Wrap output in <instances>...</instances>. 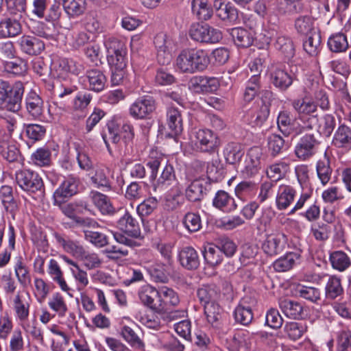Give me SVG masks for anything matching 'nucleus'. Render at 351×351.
Segmentation results:
<instances>
[{
	"instance_id": "1",
	"label": "nucleus",
	"mask_w": 351,
	"mask_h": 351,
	"mask_svg": "<svg viewBox=\"0 0 351 351\" xmlns=\"http://www.w3.org/2000/svg\"><path fill=\"white\" fill-rule=\"evenodd\" d=\"M210 62V57L206 50L184 48L176 58L175 67L181 73L193 74L206 70Z\"/></svg>"
},
{
	"instance_id": "2",
	"label": "nucleus",
	"mask_w": 351,
	"mask_h": 351,
	"mask_svg": "<svg viewBox=\"0 0 351 351\" xmlns=\"http://www.w3.org/2000/svg\"><path fill=\"white\" fill-rule=\"evenodd\" d=\"M24 90L21 82H12L0 78V110L19 112L21 108Z\"/></svg>"
},
{
	"instance_id": "3",
	"label": "nucleus",
	"mask_w": 351,
	"mask_h": 351,
	"mask_svg": "<svg viewBox=\"0 0 351 351\" xmlns=\"http://www.w3.org/2000/svg\"><path fill=\"white\" fill-rule=\"evenodd\" d=\"M291 106L298 115L302 127L306 131L312 130L318 121L317 105L308 98L295 99L292 101Z\"/></svg>"
},
{
	"instance_id": "4",
	"label": "nucleus",
	"mask_w": 351,
	"mask_h": 351,
	"mask_svg": "<svg viewBox=\"0 0 351 351\" xmlns=\"http://www.w3.org/2000/svg\"><path fill=\"white\" fill-rule=\"evenodd\" d=\"M189 35L190 38L195 41L202 43L215 44L219 42L222 38V33L208 24L199 23H193L189 29Z\"/></svg>"
},
{
	"instance_id": "5",
	"label": "nucleus",
	"mask_w": 351,
	"mask_h": 351,
	"mask_svg": "<svg viewBox=\"0 0 351 351\" xmlns=\"http://www.w3.org/2000/svg\"><path fill=\"white\" fill-rule=\"evenodd\" d=\"M15 181L19 186L29 193L42 191L44 184L42 178L37 172L29 169H21L15 173Z\"/></svg>"
},
{
	"instance_id": "6",
	"label": "nucleus",
	"mask_w": 351,
	"mask_h": 351,
	"mask_svg": "<svg viewBox=\"0 0 351 351\" xmlns=\"http://www.w3.org/2000/svg\"><path fill=\"white\" fill-rule=\"evenodd\" d=\"M156 108L153 97L143 95L137 98L129 108V114L136 120L149 119Z\"/></svg>"
},
{
	"instance_id": "7",
	"label": "nucleus",
	"mask_w": 351,
	"mask_h": 351,
	"mask_svg": "<svg viewBox=\"0 0 351 351\" xmlns=\"http://www.w3.org/2000/svg\"><path fill=\"white\" fill-rule=\"evenodd\" d=\"M194 145L201 152H214L219 146L218 135L208 129H199L195 132Z\"/></svg>"
},
{
	"instance_id": "8",
	"label": "nucleus",
	"mask_w": 351,
	"mask_h": 351,
	"mask_svg": "<svg viewBox=\"0 0 351 351\" xmlns=\"http://www.w3.org/2000/svg\"><path fill=\"white\" fill-rule=\"evenodd\" d=\"M319 141L313 134L302 136L294 147L295 156L301 161H306L313 157L317 152Z\"/></svg>"
},
{
	"instance_id": "9",
	"label": "nucleus",
	"mask_w": 351,
	"mask_h": 351,
	"mask_svg": "<svg viewBox=\"0 0 351 351\" xmlns=\"http://www.w3.org/2000/svg\"><path fill=\"white\" fill-rule=\"evenodd\" d=\"M88 176L91 184L94 187L105 191L112 190L110 169L106 165L103 163L96 164L89 171Z\"/></svg>"
},
{
	"instance_id": "10",
	"label": "nucleus",
	"mask_w": 351,
	"mask_h": 351,
	"mask_svg": "<svg viewBox=\"0 0 351 351\" xmlns=\"http://www.w3.org/2000/svg\"><path fill=\"white\" fill-rule=\"evenodd\" d=\"M53 71L58 77L64 78L69 73L78 75L84 70V65L73 59L59 58L53 60Z\"/></svg>"
},
{
	"instance_id": "11",
	"label": "nucleus",
	"mask_w": 351,
	"mask_h": 351,
	"mask_svg": "<svg viewBox=\"0 0 351 351\" xmlns=\"http://www.w3.org/2000/svg\"><path fill=\"white\" fill-rule=\"evenodd\" d=\"M278 130L285 136H297L306 130L302 125L295 119H292L288 111H280L277 117Z\"/></svg>"
},
{
	"instance_id": "12",
	"label": "nucleus",
	"mask_w": 351,
	"mask_h": 351,
	"mask_svg": "<svg viewBox=\"0 0 351 351\" xmlns=\"http://www.w3.org/2000/svg\"><path fill=\"white\" fill-rule=\"evenodd\" d=\"M271 83L281 91L287 90L293 84L292 76L280 64H271L269 68Z\"/></svg>"
},
{
	"instance_id": "13",
	"label": "nucleus",
	"mask_w": 351,
	"mask_h": 351,
	"mask_svg": "<svg viewBox=\"0 0 351 351\" xmlns=\"http://www.w3.org/2000/svg\"><path fill=\"white\" fill-rule=\"evenodd\" d=\"M79 184V178L73 175L66 177L53 193L55 204H60L65 198L70 197L76 194Z\"/></svg>"
},
{
	"instance_id": "14",
	"label": "nucleus",
	"mask_w": 351,
	"mask_h": 351,
	"mask_svg": "<svg viewBox=\"0 0 351 351\" xmlns=\"http://www.w3.org/2000/svg\"><path fill=\"white\" fill-rule=\"evenodd\" d=\"M25 106L29 115L33 119L44 121L45 118L44 101L35 91L32 90L27 94Z\"/></svg>"
},
{
	"instance_id": "15",
	"label": "nucleus",
	"mask_w": 351,
	"mask_h": 351,
	"mask_svg": "<svg viewBox=\"0 0 351 351\" xmlns=\"http://www.w3.org/2000/svg\"><path fill=\"white\" fill-rule=\"evenodd\" d=\"M270 112L269 105L261 101L254 105L246 114V121L252 127H261L267 120Z\"/></svg>"
},
{
	"instance_id": "16",
	"label": "nucleus",
	"mask_w": 351,
	"mask_h": 351,
	"mask_svg": "<svg viewBox=\"0 0 351 351\" xmlns=\"http://www.w3.org/2000/svg\"><path fill=\"white\" fill-rule=\"evenodd\" d=\"M287 237L285 234L279 232L269 235L262 245L265 254L273 256L281 253L285 248Z\"/></svg>"
},
{
	"instance_id": "17",
	"label": "nucleus",
	"mask_w": 351,
	"mask_h": 351,
	"mask_svg": "<svg viewBox=\"0 0 351 351\" xmlns=\"http://www.w3.org/2000/svg\"><path fill=\"white\" fill-rule=\"evenodd\" d=\"M117 228L133 238L141 237V229L137 220L126 210L117 221Z\"/></svg>"
},
{
	"instance_id": "18",
	"label": "nucleus",
	"mask_w": 351,
	"mask_h": 351,
	"mask_svg": "<svg viewBox=\"0 0 351 351\" xmlns=\"http://www.w3.org/2000/svg\"><path fill=\"white\" fill-rule=\"evenodd\" d=\"M154 44L157 51L156 59L160 64H168L171 60V42L167 39L165 35H157L154 38Z\"/></svg>"
},
{
	"instance_id": "19",
	"label": "nucleus",
	"mask_w": 351,
	"mask_h": 351,
	"mask_svg": "<svg viewBox=\"0 0 351 351\" xmlns=\"http://www.w3.org/2000/svg\"><path fill=\"white\" fill-rule=\"evenodd\" d=\"M18 44L23 53L30 56L38 55L45 49L43 41L33 36H22L18 40Z\"/></svg>"
},
{
	"instance_id": "20",
	"label": "nucleus",
	"mask_w": 351,
	"mask_h": 351,
	"mask_svg": "<svg viewBox=\"0 0 351 351\" xmlns=\"http://www.w3.org/2000/svg\"><path fill=\"white\" fill-rule=\"evenodd\" d=\"M297 192L294 187L288 184L278 186L276 197V206L280 210H285L293 202Z\"/></svg>"
},
{
	"instance_id": "21",
	"label": "nucleus",
	"mask_w": 351,
	"mask_h": 351,
	"mask_svg": "<svg viewBox=\"0 0 351 351\" xmlns=\"http://www.w3.org/2000/svg\"><path fill=\"white\" fill-rule=\"evenodd\" d=\"M138 296L143 305L158 313V289L149 285H145L138 289Z\"/></svg>"
},
{
	"instance_id": "22",
	"label": "nucleus",
	"mask_w": 351,
	"mask_h": 351,
	"mask_svg": "<svg viewBox=\"0 0 351 351\" xmlns=\"http://www.w3.org/2000/svg\"><path fill=\"white\" fill-rule=\"evenodd\" d=\"M19 16L5 17L0 21V38H8L18 36L22 30Z\"/></svg>"
},
{
	"instance_id": "23",
	"label": "nucleus",
	"mask_w": 351,
	"mask_h": 351,
	"mask_svg": "<svg viewBox=\"0 0 351 351\" xmlns=\"http://www.w3.org/2000/svg\"><path fill=\"white\" fill-rule=\"evenodd\" d=\"M63 10L69 19L83 16L88 8L86 0H62Z\"/></svg>"
},
{
	"instance_id": "24",
	"label": "nucleus",
	"mask_w": 351,
	"mask_h": 351,
	"mask_svg": "<svg viewBox=\"0 0 351 351\" xmlns=\"http://www.w3.org/2000/svg\"><path fill=\"white\" fill-rule=\"evenodd\" d=\"M213 205L216 208L223 213H231L237 208L235 199L225 191H218L213 199Z\"/></svg>"
},
{
	"instance_id": "25",
	"label": "nucleus",
	"mask_w": 351,
	"mask_h": 351,
	"mask_svg": "<svg viewBox=\"0 0 351 351\" xmlns=\"http://www.w3.org/2000/svg\"><path fill=\"white\" fill-rule=\"evenodd\" d=\"M208 182L203 178L193 180L185 191L186 198L191 202L202 199L206 195Z\"/></svg>"
},
{
	"instance_id": "26",
	"label": "nucleus",
	"mask_w": 351,
	"mask_h": 351,
	"mask_svg": "<svg viewBox=\"0 0 351 351\" xmlns=\"http://www.w3.org/2000/svg\"><path fill=\"white\" fill-rule=\"evenodd\" d=\"M176 182V176L174 168L168 161H165V165L160 176L156 179L154 183V191L165 190Z\"/></svg>"
},
{
	"instance_id": "27",
	"label": "nucleus",
	"mask_w": 351,
	"mask_h": 351,
	"mask_svg": "<svg viewBox=\"0 0 351 351\" xmlns=\"http://www.w3.org/2000/svg\"><path fill=\"white\" fill-rule=\"evenodd\" d=\"M230 35L238 47L246 48L253 44L256 33L252 29L248 30L243 27H234L230 30Z\"/></svg>"
},
{
	"instance_id": "28",
	"label": "nucleus",
	"mask_w": 351,
	"mask_h": 351,
	"mask_svg": "<svg viewBox=\"0 0 351 351\" xmlns=\"http://www.w3.org/2000/svg\"><path fill=\"white\" fill-rule=\"evenodd\" d=\"M317 178L323 186H326L331 180L332 168L330 165V158L325 152L322 158H319L315 165Z\"/></svg>"
},
{
	"instance_id": "29",
	"label": "nucleus",
	"mask_w": 351,
	"mask_h": 351,
	"mask_svg": "<svg viewBox=\"0 0 351 351\" xmlns=\"http://www.w3.org/2000/svg\"><path fill=\"white\" fill-rule=\"evenodd\" d=\"M47 273L52 280L59 286L62 291L69 293L71 291V289L67 285L64 278L63 271L56 260L53 258L49 260L47 265Z\"/></svg>"
},
{
	"instance_id": "30",
	"label": "nucleus",
	"mask_w": 351,
	"mask_h": 351,
	"mask_svg": "<svg viewBox=\"0 0 351 351\" xmlns=\"http://www.w3.org/2000/svg\"><path fill=\"white\" fill-rule=\"evenodd\" d=\"M179 302V297L173 289L167 287L158 289V313L165 311L168 306H176Z\"/></svg>"
},
{
	"instance_id": "31",
	"label": "nucleus",
	"mask_w": 351,
	"mask_h": 351,
	"mask_svg": "<svg viewBox=\"0 0 351 351\" xmlns=\"http://www.w3.org/2000/svg\"><path fill=\"white\" fill-rule=\"evenodd\" d=\"M279 307L288 318L298 319L304 315V307L299 302L289 299L280 300Z\"/></svg>"
},
{
	"instance_id": "32",
	"label": "nucleus",
	"mask_w": 351,
	"mask_h": 351,
	"mask_svg": "<svg viewBox=\"0 0 351 351\" xmlns=\"http://www.w3.org/2000/svg\"><path fill=\"white\" fill-rule=\"evenodd\" d=\"M167 124L173 135L180 134L183 130L181 112L174 106H168L166 112Z\"/></svg>"
},
{
	"instance_id": "33",
	"label": "nucleus",
	"mask_w": 351,
	"mask_h": 351,
	"mask_svg": "<svg viewBox=\"0 0 351 351\" xmlns=\"http://www.w3.org/2000/svg\"><path fill=\"white\" fill-rule=\"evenodd\" d=\"M89 197L102 215H113L115 213L114 208L107 195L97 191H91Z\"/></svg>"
},
{
	"instance_id": "34",
	"label": "nucleus",
	"mask_w": 351,
	"mask_h": 351,
	"mask_svg": "<svg viewBox=\"0 0 351 351\" xmlns=\"http://www.w3.org/2000/svg\"><path fill=\"white\" fill-rule=\"evenodd\" d=\"M86 79L88 83V89L95 92L102 91L106 84V77L104 73L97 69L88 70L86 73Z\"/></svg>"
},
{
	"instance_id": "35",
	"label": "nucleus",
	"mask_w": 351,
	"mask_h": 351,
	"mask_svg": "<svg viewBox=\"0 0 351 351\" xmlns=\"http://www.w3.org/2000/svg\"><path fill=\"white\" fill-rule=\"evenodd\" d=\"M30 303L18 293L13 299L14 317L19 324L29 319Z\"/></svg>"
},
{
	"instance_id": "36",
	"label": "nucleus",
	"mask_w": 351,
	"mask_h": 351,
	"mask_svg": "<svg viewBox=\"0 0 351 351\" xmlns=\"http://www.w3.org/2000/svg\"><path fill=\"white\" fill-rule=\"evenodd\" d=\"M327 47L332 53H343L348 51L350 45L345 34L337 32L329 36Z\"/></svg>"
},
{
	"instance_id": "37",
	"label": "nucleus",
	"mask_w": 351,
	"mask_h": 351,
	"mask_svg": "<svg viewBox=\"0 0 351 351\" xmlns=\"http://www.w3.org/2000/svg\"><path fill=\"white\" fill-rule=\"evenodd\" d=\"M332 143L338 148L350 149L351 128L344 123L339 125L335 132Z\"/></svg>"
},
{
	"instance_id": "38",
	"label": "nucleus",
	"mask_w": 351,
	"mask_h": 351,
	"mask_svg": "<svg viewBox=\"0 0 351 351\" xmlns=\"http://www.w3.org/2000/svg\"><path fill=\"white\" fill-rule=\"evenodd\" d=\"M197 297L201 304L204 306L217 302L219 292L215 285H204L197 290Z\"/></svg>"
},
{
	"instance_id": "39",
	"label": "nucleus",
	"mask_w": 351,
	"mask_h": 351,
	"mask_svg": "<svg viewBox=\"0 0 351 351\" xmlns=\"http://www.w3.org/2000/svg\"><path fill=\"white\" fill-rule=\"evenodd\" d=\"M324 291L327 300H333L341 296L343 294V288L341 277L336 275L328 276Z\"/></svg>"
},
{
	"instance_id": "40",
	"label": "nucleus",
	"mask_w": 351,
	"mask_h": 351,
	"mask_svg": "<svg viewBox=\"0 0 351 351\" xmlns=\"http://www.w3.org/2000/svg\"><path fill=\"white\" fill-rule=\"evenodd\" d=\"M180 264L187 269H195L199 265V256L197 251L192 247H183L179 253Z\"/></svg>"
},
{
	"instance_id": "41",
	"label": "nucleus",
	"mask_w": 351,
	"mask_h": 351,
	"mask_svg": "<svg viewBox=\"0 0 351 351\" xmlns=\"http://www.w3.org/2000/svg\"><path fill=\"white\" fill-rule=\"evenodd\" d=\"M267 145L270 154L276 157L289 149V143L278 134H270L267 138Z\"/></svg>"
},
{
	"instance_id": "42",
	"label": "nucleus",
	"mask_w": 351,
	"mask_h": 351,
	"mask_svg": "<svg viewBox=\"0 0 351 351\" xmlns=\"http://www.w3.org/2000/svg\"><path fill=\"white\" fill-rule=\"evenodd\" d=\"M54 237L56 242L60 245L67 253L72 254L77 258H80L81 255L83 254L82 253L85 249L79 241L66 239L58 233L54 234Z\"/></svg>"
},
{
	"instance_id": "43",
	"label": "nucleus",
	"mask_w": 351,
	"mask_h": 351,
	"mask_svg": "<svg viewBox=\"0 0 351 351\" xmlns=\"http://www.w3.org/2000/svg\"><path fill=\"white\" fill-rule=\"evenodd\" d=\"M47 304L49 308L59 317H65L69 311L66 300L60 292L53 293L49 298Z\"/></svg>"
},
{
	"instance_id": "44",
	"label": "nucleus",
	"mask_w": 351,
	"mask_h": 351,
	"mask_svg": "<svg viewBox=\"0 0 351 351\" xmlns=\"http://www.w3.org/2000/svg\"><path fill=\"white\" fill-rule=\"evenodd\" d=\"M300 255L295 252H288L273 263V268L277 272H285L291 269L299 260Z\"/></svg>"
},
{
	"instance_id": "45",
	"label": "nucleus",
	"mask_w": 351,
	"mask_h": 351,
	"mask_svg": "<svg viewBox=\"0 0 351 351\" xmlns=\"http://www.w3.org/2000/svg\"><path fill=\"white\" fill-rule=\"evenodd\" d=\"M244 154L241 145L236 142L228 143L224 147L223 156L226 161L230 165L239 162Z\"/></svg>"
},
{
	"instance_id": "46",
	"label": "nucleus",
	"mask_w": 351,
	"mask_h": 351,
	"mask_svg": "<svg viewBox=\"0 0 351 351\" xmlns=\"http://www.w3.org/2000/svg\"><path fill=\"white\" fill-rule=\"evenodd\" d=\"M234 317L237 322L247 326L253 319V313L251 307L247 304L246 301L242 300L234 311Z\"/></svg>"
},
{
	"instance_id": "47",
	"label": "nucleus",
	"mask_w": 351,
	"mask_h": 351,
	"mask_svg": "<svg viewBox=\"0 0 351 351\" xmlns=\"http://www.w3.org/2000/svg\"><path fill=\"white\" fill-rule=\"evenodd\" d=\"M8 247L0 253V268L5 267L10 262L12 252L15 249L16 232L14 227L10 223L8 230Z\"/></svg>"
},
{
	"instance_id": "48",
	"label": "nucleus",
	"mask_w": 351,
	"mask_h": 351,
	"mask_svg": "<svg viewBox=\"0 0 351 351\" xmlns=\"http://www.w3.org/2000/svg\"><path fill=\"white\" fill-rule=\"evenodd\" d=\"M274 47L285 58L290 59L295 55V47L292 40L286 36L278 35Z\"/></svg>"
},
{
	"instance_id": "49",
	"label": "nucleus",
	"mask_w": 351,
	"mask_h": 351,
	"mask_svg": "<svg viewBox=\"0 0 351 351\" xmlns=\"http://www.w3.org/2000/svg\"><path fill=\"white\" fill-rule=\"evenodd\" d=\"M121 335L132 348L140 350H145V343L131 327L126 325L122 326Z\"/></svg>"
},
{
	"instance_id": "50",
	"label": "nucleus",
	"mask_w": 351,
	"mask_h": 351,
	"mask_svg": "<svg viewBox=\"0 0 351 351\" xmlns=\"http://www.w3.org/2000/svg\"><path fill=\"white\" fill-rule=\"evenodd\" d=\"M191 8L193 13L199 20L208 21L213 16V8L208 4V0H193Z\"/></svg>"
},
{
	"instance_id": "51",
	"label": "nucleus",
	"mask_w": 351,
	"mask_h": 351,
	"mask_svg": "<svg viewBox=\"0 0 351 351\" xmlns=\"http://www.w3.org/2000/svg\"><path fill=\"white\" fill-rule=\"evenodd\" d=\"M261 88V80L256 75H252L245 83L243 93V101L247 103L252 101L259 94Z\"/></svg>"
},
{
	"instance_id": "52",
	"label": "nucleus",
	"mask_w": 351,
	"mask_h": 351,
	"mask_svg": "<svg viewBox=\"0 0 351 351\" xmlns=\"http://www.w3.org/2000/svg\"><path fill=\"white\" fill-rule=\"evenodd\" d=\"M332 267L339 271H344L351 265V260L347 254L337 250L332 252L329 257Z\"/></svg>"
},
{
	"instance_id": "53",
	"label": "nucleus",
	"mask_w": 351,
	"mask_h": 351,
	"mask_svg": "<svg viewBox=\"0 0 351 351\" xmlns=\"http://www.w3.org/2000/svg\"><path fill=\"white\" fill-rule=\"evenodd\" d=\"M257 191L256 184L251 181L241 182L235 187L237 197L243 201L253 198L256 195Z\"/></svg>"
},
{
	"instance_id": "54",
	"label": "nucleus",
	"mask_w": 351,
	"mask_h": 351,
	"mask_svg": "<svg viewBox=\"0 0 351 351\" xmlns=\"http://www.w3.org/2000/svg\"><path fill=\"white\" fill-rule=\"evenodd\" d=\"M0 197L6 210L14 215L18 210V204L13 197L12 188L8 185L2 186L0 188Z\"/></svg>"
},
{
	"instance_id": "55",
	"label": "nucleus",
	"mask_w": 351,
	"mask_h": 351,
	"mask_svg": "<svg viewBox=\"0 0 351 351\" xmlns=\"http://www.w3.org/2000/svg\"><path fill=\"white\" fill-rule=\"evenodd\" d=\"M317 132L326 137H329L336 127L335 117L331 114H326L321 118L318 117Z\"/></svg>"
},
{
	"instance_id": "56",
	"label": "nucleus",
	"mask_w": 351,
	"mask_h": 351,
	"mask_svg": "<svg viewBox=\"0 0 351 351\" xmlns=\"http://www.w3.org/2000/svg\"><path fill=\"white\" fill-rule=\"evenodd\" d=\"M14 269L17 280L21 286L26 287L31 283L29 270L22 257L20 256L16 259Z\"/></svg>"
},
{
	"instance_id": "57",
	"label": "nucleus",
	"mask_w": 351,
	"mask_h": 351,
	"mask_svg": "<svg viewBox=\"0 0 351 351\" xmlns=\"http://www.w3.org/2000/svg\"><path fill=\"white\" fill-rule=\"evenodd\" d=\"M307 327L300 322H288L283 328L286 337L292 341L300 339L306 332Z\"/></svg>"
},
{
	"instance_id": "58",
	"label": "nucleus",
	"mask_w": 351,
	"mask_h": 351,
	"mask_svg": "<svg viewBox=\"0 0 351 351\" xmlns=\"http://www.w3.org/2000/svg\"><path fill=\"white\" fill-rule=\"evenodd\" d=\"M19 325L26 333L29 334L34 339L39 343H43V332L42 329L38 327L36 317L29 319Z\"/></svg>"
},
{
	"instance_id": "59",
	"label": "nucleus",
	"mask_w": 351,
	"mask_h": 351,
	"mask_svg": "<svg viewBox=\"0 0 351 351\" xmlns=\"http://www.w3.org/2000/svg\"><path fill=\"white\" fill-rule=\"evenodd\" d=\"M203 256L205 261L211 267L219 265L223 261V255L216 245H208L204 248Z\"/></svg>"
},
{
	"instance_id": "60",
	"label": "nucleus",
	"mask_w": 351,
	"mask_h": 351,
	"mask_svg": "<svg viewBox=\"0 0 351 351\" xmlns=\"http://www.w3.org/2000/svg\"><path fill=\"white\" fill-rule=\"evenodd\" d=\"M311 91L314 95L317 104L324 110L330 108V101L328 96L323 87L319 86L317 82H312Z\"/></svg>"
},
{
	"instance_id": "61",
	"label": "nucleus",
	"mask_w": 351,
	"mask_h": 351,
	"mask_svg": "<svg viewBox=\"0 0 351 351\" xmlns=\"http://www.w3.org/2000/svg\"><path fill=\"white\" fill-rule=\"evenodd\" d=\"M321 37L319 34L313 32L304 41V50L311 56H316L321 50Z\"/></svg>"
},
{
	"instance_id": "62",
	"label": "nucleus",
	"mask_w": 351,
	"mask_h": 351,
	"mask_svg": "<svg viewBox=\"0 0 351 351\" xmlns=\"http://www.w3.org/2000/svg\"><path fill=\"white\" fill-rule=\"evenodd\" d=\"M216 14L221 20L228 21L230 23H236L238 20L237 10L228 4L221 2L217 8Z\"/></svg>"
},
{
	"instance_id": "63",
	"label": "nucleus",
	"mask_w": 351,
	"mask_h": 351,
	"mask_svg": "<svg viewBox=\"0 0 351 351\" xmlns=\"http://www.w3.org/2000/svg\"><path fill=\"white\" fill-rule=\"evenodd\" d=\"M289 169L290 164L280 160L269 166L267 170V175L274 180H278L285 177Z\"/></svg>"
},
{
	"instance_id": "64",
	"label": "nucleus",
	"mask_w": 351,
	"mask_h": 351,
	"mask_svg": "<svg viewBox=\"0 0 351 351\" xmlns=\"http://www.w3.org/2000/svg\"><path fill=\"white\" fill-rule=\"evenodd\" d=\"M336 351H350L351 349V330L343 328L337 332Z\"/></svg>"
}]
</instances>
